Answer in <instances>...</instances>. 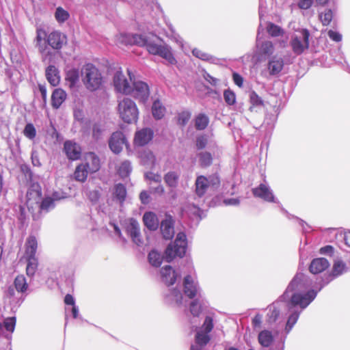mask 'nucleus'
<instances>
[{
  "label": "nucleus",
  "instance_id": "nucleus-1",
  "mask_svg": "<svg viewBox=\"0 0 350 350\" xmlns=\"http://www.w3.org/2000/svg\"><path fill=\"white\" fill-rule=\"evenodd\" d=\"M118 44L145 47L150 54L159 55L169 64H176L171 47L152 34L120 33L116 36Z\"/></svg>",
  "mask_w": 350,
  "mask_h": 350
},
{
  "label": "nucleus",
  "instance_id": "nucleus-2",
  "mask_svg": "<svg viewBox=\"0 0 350 350\" xmlns=\"http://www.w3.org/2000/svg\"><path fill=\"white\" fill-rule=\"evenodd\" d=\"M311 281L303 273H297L288 284L282 299L289 300V307L306 308L315 299L317 291L311 288Z\"/></svg>",
  "mask_w": 350,
  "mask_h": 350
},
{
  "label": "nucleus",
  "instance_id": "nucleus-3",
  "mask_svg": "<svg viewBox=\"0 0 350 350\" xmlns=\"http://www.w3.org/2000/svg\"><path fill=\"white\" fill-rule=\"evenodd\" d=\"M116 111L124 122L133 124L139 118V109L135 102L129 97H120L117 100Z\"/></svg>",
  "mask_w": 350,
  "mask_h": 350
},
{
  "label": "nucleus",
  "instance_id": "nucleus-4",
  "mask_svg": "<svg viewBox=\"0 0 350 350\" xmlns=\"http://www.w3.org/2000/svg\"><path fill=\"white\" fill-rule=\"evenodd\" d=\"M82 81L90 91L98 90L102 85L103 78L98 69L92 64H85L81 71Z\"/></svg>",
  "mask_w": 350,
  "mask_h": 350
},
{
  "label": "nucleus",
  "instance_id": "nucleus-5",
  "mask_svg": "<svg viewBox=\"0 0 350 350\" xmlns=\"http://www.w3.org/2000/svg\"><path fill=\"white\" fill-rule=\"evenodd\" d=\"M187 240L184 232L177 234L174 242L171 243L167 247L165 252L166 261L171 262L176 257L182 258L186 253Z\"/></svg>",
  "mask_w": 350,
  "mask_h": 350
},
{
  "label": "nucleus",
  "instance_id": "nucleus-6",
  "mask_svg": "<svg viewBox=\"0 0 350 350\" xmlns=\"http://www.w3.org/2000/svg\"><path fill=\"white\" fill-rule=\"evenodd\" d=\"M132 72L128 69L127 75L122 72V70L116 72L113 79V84L115 90L124 95H129L131 93L132 83L135 79Z\"/></svg>",
  "mask_w": 350,
  "mask_h": 350
},
{
  "label": "nucleus",
  "instance_id": "nucleus-7",
  "mask_svg": "<svg viewBox=\"0 0 350 350\" xmlns=\"http://www.w3.org/2000/svg\"><path fill=\"white\" fill-rule=\"evenodd\" d=\"M310 33L307 29H302L295 33L291 40L292 50L297 55H301L309 46Z\"/></svg>",
  "mask_w": 350,
  "mask_h": 350
},
{
  "label": "nucleus",
  "instance_id": "nucleus-8",
  "mask_svg": "<svg viewBox=\"0 0 350 350\" xmlns=\"http://www.w3.org/2000/svg\"><path fill=\"white\" fill-rule=\"evenodd\" d=\"M129 95L132 96L139 102L145 103L150 96L149 85L144 81L135 79L132 83L131 93Z\"/></svg>",
  "mask_w": 350,
  "mask_h": 350
},
{
  "label": "nucleus",
  "instance_id": "nucleus-9",
  "mask_svg": "<svg viewBox=\"0 0 350 350\" xmlns=\"http://www.w3.org/2000/svg\"><path fill=\"white\" fill-rule=\"evenodd\" d=\"M48 34L44 29L38 27L36 29L34 39L35 46L44 59H46V56L51 55V52L47 45Z\"/></svg>",
  "mask_w": 350,
  "mask_h": 350
},
{
  "label": "nucleus",
  "instance_id": "nucleus-10",
  "mask_svg": "<svg viewBox=\"0 0 350 350\" xmlns=\"http://www.w3.org/2000/svg\"><path fill=\"white\" fill-rule=\"evenodd\" d=\"M67 44V36L59 30H53L48 34V48L59 51Z\"/></svg>",
  "mask_w": 350,
  "mask_h": 350
},
{
  "label": "nucleus",
  "instance_id": "nucleus-11",
  "mask_svg": "<svg viewBox=\"0 0 350 350\" xmlns=\"http://www.w3.org/2000/svg\"><path fill=\"white\" fill-rule=\"evenodd\" d=\"M184 293L190 299H193L196 296L199 298L202 297L201 290L196 279L190 275L185 277L183 281Z\"/></svg>",
  "mask_w": 350,
  "mask_h": 350
},
{
  "label": "nucleus",
  "instance_id": "nucleus-12",
  "mask_svg": "<svg viewBox=\"0 0 350 350\" xmlns=\"http://www.w3.org/2000/svg\"><path fill=\"white\" fill-rule=\"evenodd\" d=\"M125 229L134 243L137 245H140L142 243L139 224L137 220L133 218L128 219L125 223Z\"/></svg>",
  "mask_w": 350,
  "mask_h": 350
},
{
  "label": "nucleus",
  "instance_id": "nucleus-13",
  "mask_svg": "<svg viewBox=\"0 0 350 350\" xmlns=\"http://www.w3.org/2000/svg\"><path fill=\"white\" fill-rule=\"evenodd\" d=\"M124 145L126 146V139L123 133L121 131L113 133L109 141V146L111 151L118 154L122 150Z\"/></svg>",
  "mask_w": 350,
  "mask_h": 350
},
{
  "label": "nucleus",
  "instance_id": "nucleus-14",
  "mask_svg": "<svg viewBox=\"0 0 350 350\" xmlns=\"http://www.w3.org/2000/svg\"><path fill=\"white\" fill-rule=\"evenodd\" d=\"M252 193L255 197L261 198L265 201L276 202L272 190L266 184L261 183L258 187L254 188Z\"/></svg>",
  "mask_w": 350,
  "mask_h": 350
},
{
  "label": "nucleus",
  "instance_id": "nucleus-15",
  "mask_svg": "<svg viewBox=\"0 0 350 350\" xmlns=\"http://www.w3.org/2000/svg\"><path fill=\"white\" fill-rule=\"evenodd\" d=\"M174 221L172 216L166 215L165 219L161 223V231L165 239H171L174 234Z\"/></svg>",
  "mask_w": 350,
  "mask_h": 350
},
{
  "label": "nucleus",
  "instance_id": "nucleus-16",
  "mask_svg": "<svg viewBox=\"0 0 350 350\" xmlns=\"http://www.w3.org/2000/svg\"><path fill=\"white\" fill-rule=\"evenodd\" d=\"M64 150L68 158L70 160H77L81 157V147L72 141L65 142Z\"/></svg>",
  "mask_w": 350,
  "mask_h": 350
},
{
  "label": "nucleus",
  "instance_id": "nucleus-17",
  "mask_svg": "<svg viewBox=\"0 0 350 350\" xmlns=\"http://www.w3.org/2000/svg\"><path fill=\"white\" fill-rule=\"evenodd\" d=\"M153 137V131L150 129H142L135 133L134 142L137 146H142L147 144Z\"/></svg>",
  "mask_w": 350,
  "mask_h": 350
},
{
  "label": "nucleus",
  "instance_id": "nucleus-18",
  "mask_svg": "<svg viewBox=\"0 0 350 350\" xmlns=\"http://www.w3.org/2000/svg\"><path fill=\"white\" fill-rule=\"evenodd\" d=\"M160 273L162 281L168 286L174 284L179 277L178 273L170 265L162 267Z\"/></svg>",
  "mask_w": 350,
  "mask_h": 350
},
{
  "label": "nucleus",
  "instance_id": "nucleus-19",
  "mask_svg": "<svg viewBox=\"0 0 350 350\" xmlns=\"http://www.w3.org/2000/svg\"><path fill=\"white\" fill-rule=\"evenodd\" d=\"M329 267V261L325 258H317L314 259L310 265V271L312 274H318Z\"/></svg>",
  "mask_w": 350,
  "mask_h": 350
},
{
  "label": "nucleus",
  "instance_id": "nucleus-20",
  "mask_svg": "<svg viewBox=\"0 0 350 350\" xmlns=\"http://www.w3.org/2000/svg\"><path fill=\"white\" fill-rule=\"evenodd\" d=\"M85 163L83 165L90 172L94 173L100 168V160L94 152H88L85 156Z\"/></svg>",
  "mask_w": 350,
  "mask_h": 350
},
{
  "label": "nucleus",
  "instance_id": "nucleus-21",
  "mask_svg": "<svg viewBox=\"0 0 350 350\" xmlns=\"http://www.w3.org/2000/svg\"><path fill=\"white\" fill-rule=\"evenodd\" d=\"M25 252L23 256L24 258H37L36 253L38 248V242L36 237L33 236L28 237L25 242Z\"/></svg>",
  "mask_w": 350,
  "mask_h": 350
},
{
  "label": "nucleus",
  "instance_id": "nucleus-22",
  "mask_svg": "<svg viewBox=\"0 0 350 350\" xmlns=\"http://www.w3.org/2000/svg\"><path fill=\"white\" fill-rule=\"evenodd\" d=\"M258 34L259 33L258 35ZM256 46L260 55L269 57L274 52L273 44L271 41L268 40L260 42L258 38V36H257Z\"/></svg>",
  "mask_w": 350,
  "mask_h": 350
},
{
  "label": "nucleus",
  "instance_id": "nucleus-23",
  "mask_svg": "<svg viewBox=\"0 0 350 350\" xmlns=\"http://www.w3.org/2000/svg\"><path fill=\"white\" fill-rule=\"evenodd\" d=\"M46 77L53 86L57 85L60 81L59 72L53 65H50L46 68Z\"/></svg>",
  "mask_w": 350,
  "mask_h": 350
},
{
  "label": "nucleus",
  "instance_id": "nucleus-24",
  "mask_svg": "<svg viewBox=\"0 0 350 350\" xmlns=\"http://www.w3.org/2000/svg\"><path fill=\"white\" fill-rule=\"evenodd\" d=\"M67 94L66 92L61 89H55L51 96V103L53 107L58 109L61 105L65 101Z\"/></svg>",
  "mask_w": 350,
  "mask_h": 350
},
{
  "label": "nucleus",
  "instance_id": "nucleus-25",
  "mask_svg": "<svg viewBox=\"0 0 350 350\" xmlns=\"http://www.w3.org/2000/svg\"><path fill=\"white\" fill-rule=\"evenodd\" d=\"M141 163L147 168H153L156 163V158L149 150H143L139 155Z\"/></svg>",
  "mask_w": 350,
  "mask_h": 350
},
{
  "label": "nucleus",
  "instance_id": "nucleus-26",
  "mask_svg": "<svg viewBox=\"0 0 350 350\" xmlns=\"http://www.w3.org/2000/svg\"><path fill=\"white\" fill-rule=\"evenodd\" d=\"M283 66L284 61L282 58L274 57L268 63V69L271 75H275L280 72Z\"/></svg>",
  "mask_w": 350,
  "mask_h": 350
},
{
  "label": "nucleus",
  "instance_id": "nucleus-27",
  "mask_svg": "<svg viewBox=\"0 0 350 350\" xmlns=\"http://www.w3.org/2000/svg\"><path fill=\"white\" fill-rule=\"evenodd\" d=\"M144 225L150 230H154L158 228L159 221L156 215L152 212H147L144 215Z\"/></svg>",
  "mask_w": 350,
  "mask_h": 350
},
{
  "label": "nucleus",
  "instance_id": "nucleus-28",
  "mask_svg": "<svg viewBox=\"0 0 350 350\" xmlns=\"http://www.w3.org/2000/svg\"><path fill=\"white\" fill-rule=\"evenodd\" d=\"M258 340L261 346L264 347H269L273 341V335L272 332L267 329L261 331L258 334Z\"/></svg>",
  "mask_w": 350,
  "mask_h": 350
},
{
  "label": "nucleus",
  "instance_id": "nucleus-29",
  "mask_svg": "<svg viewBox=\"0 0 350 350\" xmlns=\"http://www.w3.org/2000/svg\"><path fill=\"white\" fill-rule=\"evenodd\" d=\"M66 81L70 88H75L79 81V70L76 68H71L66 72Z\"/></svg>",
  "mask_w": 350,
  "mask_h": 350
},
{
  "label": "nucleus",
  "instance_id": "nucleus-30",
  "mask_svg": "<svg viewBox=\"0 0 350 350\" xmlns=\"http://www.w3.org/2000/svg\"><path fill=\"white\" fill-rule=\"evenodd\" d=\"M165 107L159 100H155L152 106V113L157 120L163 118L165 113Z\"/></svg>",
  "mask_w": 350,
  "mask_h": 350
},
{
  "label": "nucleus",
  "instance_id": "nucleus-31",
  "mask_svg": "<svg viewBox=\"0 0 350 350\" xmlns=\"http://www.w3.org/2000/svg\"><path fill=\"white\" fill-rule=\"evenodd\" d=\"M250 103L251 106L250 107L249 110L251 112H256L258 108L263 106L262 99L254 91L250 94Z\"/></svg>",
  "mask_w": 350,
  "mask_h": 350
},
{
  "label": "nucleus",
  "instance_id": "nucleus-32",
  "mask_svg": "<svg viewBox=\"0 0 350 350\" xmlns=\"http://www.w3.org/2000/svg\"><path fill=\"white\" fill-rule=\"evenodd\" d=\"M196 193L199 196H202L206 192L207 187H208V180L207 178L201 176H199L196 182Z\"/></svg>",
  "mask_w": 350,
  "mask_h": 350
},
{
  "label": "nucleus",
  "instance_id": "nucleus-33",
  "mask_svg": "<svg viewBox=\"0 0 350 350\" xmlns=\"http://www.w3.org/2000/svg\"><path fill=\"white\" fill-rule=\"evenodd\" d=\"M27 261L26 273L28 276L32 277L36 273L38 260L37 258H25Z\"/></svg>",
  "mask_w": 350,
  "mask_h": 350
},
{
  "label": "nucleus",
  "instance_id": "nucleus-34",
  "mask_svg": "<svg viewBox=\"0 0 350 350\" xmlns=\"http://www.w3.org/2000/svg\"><path fill=\"white\" fill-rule=\"evenodd\" d=\"M54 16L59 24H62L70 18V14L63 8L57 7L54 13Z\"/></svg>",
  "mask_w": 350,
  "mask_h": 350
},
{
  "label": "nucleus",
  "instance_id": "nucleus-35",
  "mask_svg": "<svg viewBox=\"0 0 350 350\" xmlns=\"http://www.w3.org/2000/svg\"><path fill=\"white\" fill-rule=\"evenodd\" d=\"M113 196L120 203H122L126 196V190L125 187L122 184H117L113 188Z\"/></svg>",
  "mask_w": 350,
  "mask_h": 350
},
{
  "label": "nucleus",
  "instance_id": "nucleus-36",
  "mask_svg": "<svg viewBox=\"0 0 350 350\" xmlns=\"http://www.w3.org/2000/svg\"><path fill=\"white\" fill-rule=\"evenodd\" d=\"M300 313H301V311L299 312V311L295 310L290 314V316L288 318V320H287V322H286V326L284 328L286 334H288L291 332V330L292 329L294 325L297 323V321L299 319V317L300 315Z\"/></svg>",
  "mask_w": 350,
  "mask_h": 350
},
{
  "label": "nucleus",
  "instance_id": "nucleus-37",
  "mask_svg": "<svg viewBox=\"0 0 350 350\" xmlns=\"http://www.w3.org/2000/svg\"><path fill=\"white\" fill-rule=\"evenodd\" d=\"M16 290L19 293H24L28 288L26 279L23 275H18L14 282Z\"/></svg>",
  "mask_w": 350,
  "mask_h": 350
},
{
  "label": "nucleus",
  "instance_id": "nucleus-38",
  "mask_svg": "<svg viewBox=\"0 0 350 350\" xmlns=\"http://www.w3.org/2000/svg\"><path fill=\"white\" fill-rule=\"evenodd\" d=\"M90 172L85 167V165L81 164L78 165L75 172V177L77 180L83 182L86 180L88 174Z\"/></svg>",
  "mask_w": 350,
  "mask_h": 350
},
{
  "label": "nucleus",
  "instance_id": "nucleus-39",
  "mask_svg": "<svg viewBox=\"0 0 350 350\" xmlns=\"http://www.w3.org/2000/svg\"><path fill=\"white\" fill-rule=\"evenodd\" d=\"M210 340L208 333L200 330L197 332L196 336V342L197 346L202 349V347L206 345Z\"/></svg>",
  "mask_w": 350,
  "mask_h": 350
},
{
  "label": "nucleus",
  "instance_id": "nucleus-40",
  "mask_svg": "<svg viewBox=\"0 0 350 350\" xmlns=\"http://www.w3.org/2000/svg\"><path fill=\"white\" fill-rule=\"evenodd\" d=\"M178 175L174 172H169L164 176L166 185L170 187H176L178 184Z\"/></svg>",
  "mask_w": 350,
  "mask_h": 350
},
{
  "label": "nucleus",
  "instance_id": "nucleus-41",
  "mask_svg": "<svg viewBox=\"0 0 350 350\" xmlns=\"http://www.w3.org/2000/svg\"><path fill=\"white\" fill-rule=\"evenodd\" d=\"M162 256L157 251L152 250L148 254L149 262L154 267H159L162 262Z\"/></svg>",
  "mask_w": 350,
  "mask_h": 350
},
{
  "label": "nucleus",
  "instance_id": "nucleus-42",
  "mask_svg": "<svg viewBox=\"0 0 350 350\" xmlns=\"http://www.w3.org/2000/svg\"><path fill=\"white\" fill-rule=\"evenodd\" d=\"M131 171L132 167L131 163L128 161H123L118 168V173L122 178L129 176Z\"/></svg>",
  "mask_w": 350,
  "mask_h": 350
},
{
  "label": "nucleus",
  "instance_id": "nucleus-43",
  "mask_svg": "<svg viewBox=\"0 0 350 350\" xmlns=\"http://www.w3.org/2000/svg\"><path fill=\"white\" fill-rule=\"evenodd\" d=\"M267 30L272 37H278L284 34V30L280 27L271 23L268 24Z\"/></svg>",
  "mask_w": 350,
  "mask_h": 350
},
{
  "label": "nucleus",
  "instance_id": "nucleus-44",
  "mask_svg": "<svg viewBox=\"0 0 350 350\" xmlns=\"http://www.w3.org/2000/svg\"><path fill=\"white\" fill-rule=\"evenodd\" d=\"M189 311L193 317H198L202 311V305L199 297L193 300L189 305Z\"/></svg>",
  "mask_w": 350,
  "mask_h": 350
},
{
  "label": "nucleus",
  "instance_id": "nucleus-45",
  "mask_svg": "<svg viewBox=\"0 0 350 350\" xmlns=\"http://www.w3.org/2000/svg\"><path fill=\"white\" fill-rule=\"evenodd\" d=\"M27 206L29 208L30 207L32 208L34 203L37 204L40 203V197L38 191L35 193H33L31 191L27 192Z\"/></svg>",
  "mask_w": 350,
  "mask_h": 350
},
{
  "label": "nucleus",
  "instance_id": "nucleus-46",
  "mask_svg": "<svg viewBox=\"0 0 350 350\" xmlns=\"http://www.w3.org/2000/svg\"><path fill=\"white\" fill-rule=\"evenodd\" d=\"M278 302L274 303L269 308V312L267 314V316L269 317V323H273L275 322L280 314V311L278 308Z\"/></svg>",
  "mask_w": 350,
  "mask_h": 350
},
{
  "label": "nucleus",
  "instance_id": "nucleus-47",
  "mask_svg": "<svg viewBox=\"0 0 350 350\" xmlns=\"http://www.w3.org/2000/svg\"><path fill=\"white\" fill-rule=\"evenodd\" d=\"M104 131L105 127L103 124H94L92 128V137L96 140L101 139Z\"/></svg>",
  "mask_w": 350,
  "mask_h": 350
},
{
  "label": "nucleus",
  "instance_id": "nucleus-48",
  "mask_svg": "<svg viewBox=\"0 0 350 350\" xmlns=\"http://www.w3.org/2000/svg\"><path fill=\"white\" fill-rule=\"evenodd\" d=\"M208 123V118L204 114L198 115L196 118V127L198 130L204 129Z\"/></svg>",
  "mask_w": 350,
  "mask_h": 350
},
{
  "label": "nucleus",
  "instance_id": "nucleus-49",
  "mask_svg": "<svg viewBox=\"0 0 350 350\" xmlns=\"http://www.w3.org/2000/svg\"><path fill=\"white\" fill-rule=\"evenodd\" d=\"M346 265L340 260H337L334 262L333 266V275L338 276L341 275L345 271Z\"/></svg>",
  "mask_w": 350,
  "mask_h": 350
},
{
  "label": "nucleus",
  "instance_id": "nucleus-50",
  "mask_svg": "<svg viewBox=\"0 0 350 350\" xmlns=\"http://www.w3.org/2000/svg\"><path fill=\"white\" fill-rule=\"evenodd\" d=\"M333 18V13L331 10H325L324 12L319 14V18L323 25H328Z\"/></svg>",
  "mask_w": 350,
  "mask_h": 350
},
{
  "label": "nucleus",
  "instance_id": "nucleus-51",
  "mask_svg": "<svg viewBox=\"0 0 350 350\" xmlns=\"http://www.w3.org/2000/svg\"><path fill=\"white\" fill-rule=\"evenodd\" d=\"M169 299L174 301L178 306L183 305V295L181 293L176 289H173L172 291L169 295Z\"/></svg>",
  "mask_w": 350,
  "mask_h": 350
},
{
  "label": "nucleus",
  "instance_id": "nucleus-52",
  "mask_svg": "<svg viewBox=\"0 0 350 350\" xmlns=\"http://www.w3.org/2000/svg\"><path fill=\"white\" fill-rule=\"evenodd\" d=\"M224 98L225 102L229 105H234L236 102L235 94L230 90H226L224 91Z\"/></svg>",
  "mask_w": 350,
  "mask_h": 350
},
{
  "label": "nucleus",
  "instance_id": "nucleus-53",
  "mask_svg": "<svg viewBox=\"0 0 350 350\" xmlns=\"http://www.w3.org/2000/svg\"><path fill=\"white\" fill-rule=\"evenodd\" d=\"M55 204L53 199L51 198H46L42 201L38 206L40 209L48 211L51 208H53Z\"/></svg>",
  "mask_w": 350,
  "mask_h": 350
},
{
  "label": "nucleus",
  "instance_id": "nucleus-54",
  "mask_svg": "<svg viewBox=\"0 0 350 350\" xmlns=\"http://www.w3.org/2000/svg\"><path fill=\"white\" fill-rule=\"evenodd\" d=\"M212 156L209 152H202L200 154V162L203 166H208L212 163Z\"/></svg>",
  "mask_w": 350,
  "mask_h": 350
},
{
  "label": "nucleus",
  "instance_id": "nucleus-55",
  "mask_svg": "<svg viewBox=\"0 0 350 350\" xmlns=\"http://www.w3.org/2000/svg\"><path fill=\"white\" fill-rule=\"evenodd\" d=\"M15 317H9L4 320L3 325L7 331L13 332L15 328Z\"/></svg>",
  "mask_w": 350,
  "mask_h": 350
},
{
  "label": "nucleus",
  "instance_id": "nucleus-56",
  "mask_svg": "<svg viewBox=\"0 0 350 350\" xmlns=\"http://www.w3.org/2000/svg\"><path fill=\"white\" fill-rule=\"evenodd\" d=\"M23 133L30 139H33L36 135V129L32 124H27L25 127Z\"/></svg>",
  "mask_w": 350,
  "mask_h": 350
},
{
  "label": "nucleus",
  "instance_id": "nucleus-57",
  "mask_svg": "<svg viewBox=\"0 0 350 350\" xmlns=\"http://www.w3.org/2000/svg\"><path fill=\"white\" fill-rule=\"evenodd\" d=\"M144 176L146 180L152 181L157 183H161V176L158 173H154L152 172H147L144 174Z\"/></svg>",
  "mask_w": 350,
  "mask_h": 350
},
{
  "label": "nucleus",
  "instance_id": "nucleus-58",
  "mask_svg": "<svg viewBox=\"0 0 350 350\" xmlns=\"http://www.w3.org/2000/svg\"><path fill=\"white\" fill-rule=\"evenodd\" d=\"M313 1L314 0H295V3L299 8L308 10L312 6Z\"/></svg>",
  "mask_w": 350,
  "mask_h": 350
},
{
  "label": "nucleus",
  "instance_id": "nucleus-59",
  "mask_svg": "<svg viewBox=\"0 0 350 350\" xmlns=\"http://www.w3.org/2000/svg\"><path fill=\"white\" fill-rule=\"evenodd\" d=\"M213 328V319L210 317H206L202 327V331L209 333Z\"/></svg>",
  "mask_w": 350,
  "mask_h": 350
},
{
  "label": "nucleus",
  "instance_id": "nucleus-60",
  "mask_svg": "<svg viewBox=\"0 0 350 350\" xmlns=\"http://www.w3.org/2000/svg\"><path fill=\"white\" fill-rule=\"evenodd\" d=\"M191 118V113L189 111H183L178 114V122L181 125L186 124Z\"/></svg>",
  "mask_w": 350,
  "mask_h": 350
},
{
  "label": "nucleus",
  "instance_id": "nucleus-61",
  "mask_svg": "<svg viewBox=\"0 0 350 350\" xmlns=\"http://www.w3.org/2000/svg\"><path fill=\"white\" fill-rule=\"evenodd\" d=\"M192 53L195 57H196L200 59L206 60V61L211 59V55L209 54L206 53L200 49H194L192 51Z\"/></svg>",
  "mask_w": 350,
  "mask_h": 350
},
{
  "label": "nucleus",
  "instance_id": "nucleus-62",
  "mask_svg": "<svg viewBox=\"0 0 350 350\" xmlns=\"http://www.w3.org/2000/svg\"><path fill=\"white\" fill-rule=\"evenodd\" d=\"M150 191L151 193L154 195L161 196L162 195H163L165 189L163 186L159 183V185L156 187L150 186Z\"/></svg>",
  "mask_w": 350,
  "mask_h": 350
},
{
  "label": "nucleus",
  "instance_id": "nucleus-63",
  "mask_svg": "<svg viewBox=\"0 0 350 350\" xmlns=\"http://www.w3.org/2000/svg\"><path fill=\"white\" fill-rule=\"evenodd\" d=\"M208 142L207 137L206 135H201L197 137L196 146L198 149H202L205 148Z\"/></svg>",
  "mask_w": 350,
  "mask_h": 350
},
{
  "label": "nucleus",
  "instance_id": "nucleus-64",
  "mask_svg": "<svg viewBox=\"0 0 350 350\" xmlns=\"http://www.w3.org/2000/svg\"><path fill=\"white\" fill-rule=\"evenodd\" d=\"M207 179L208 180L209 187H212L213 188H217L219 186L220 180L218 176H211Z\"/></svg>",
  "mask_w": 350,
  "mask_h": 350
}]
</instances>
